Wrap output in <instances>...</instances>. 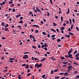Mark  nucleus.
Returning a JSON list of instances; mask_svg holds the SVG:
<instances>
[{
    "label": "nucleus",
    "mask_w": 79,
    "mask_h": 79,
    "mask_svg": "<svg viewBox=\"0 0 79 79\" xmlns=\"http://www.w3.org/2000/svg\"><path fill=\"white\" fill-rule=\"evenodd\" d=\"M20 16H21V15H19L16 16V17L18 18V17H20Z\"/></svg>",
    "instance_id": "obj_15"
},
{
    "label": "nucleus",
    "mask_w": 79,
    "mask_h": 79,
    "mask_svg": "<svg viewBox=\"0 0 79 79\" xmlns=\"http://www.w3.org/2000/svg\"><path fill=\"white\" fill-rule=\"evenodd\" d=\"M42 34L44 35H47V34H46L44 32H43Z\"/></svg>",
    "instance_id": "obj_21"
},
{
    "label": "nucleus",
    "mask_w": 79,
    "mask_h": 79,
    "mask_svg": "<svg viewBox=\"0 0 79 79\" xmlns=\"http://www.w3.org/2000/svg\"><path fill=\"white\" fill-rule=\"evenodd\" d=\"M18 79H21V75H19L18 77Z\"/></svg>",
    "instance_id": "obj_17"
},
{
    "label": "nucleus",
    "mask_w": 79,
    "mask_h": 79,
    "mask_svg": "<svg viewBox=\"0 0 79 79\" xmlns=\"http://www.w3.org/2000/svg\"><path fill=\"white\" fill-rule=\"evenodd\" d=\"M26 66V64H25L22 65V66Z\"/></svg>",
    "instance_id": "obj_41"
},
{
    "label": "nucleus",
    "mask_w": 79,
    "mask_h": 79,
    "mask_svg": "<svg viewBox=\"0 0 79 79\" xmlns=\"http://www.w3.org/2000/svg\"><path fill=\"white\" fill-rule=\"evenodd\" d=\"M29 37H30V39H32V35H31Z\"/></svg>",
    "instance_id": "obj_42"
},
{
    "label": "nucleus",
    "mask_w": 79,
    "mask_h": 79,
    "mask_svg": "<svg viewBox=\"0 0 79 79\" xmlns=\"http://www.w3.org/2000/svg\"><path fill=\"white\" fill-rule=\"evenodd\" d=\"M61 59L62 60H64V59H65V58L63 57H61Z\"/></svg>",
    "instance_id": "obj_24"
},
{
    "label": "nucleus",
    "mask_w": 79,
    "mask_h": 79,
    "mask_svg": "<svg viewBox=\"0 0 79 79\" xmlns=\"http://www.w3.org/2000/svg\"><path fill=\"white\" fill-rule=\"evenodd\" d=\"M53 26H56V25H57V24H56V23H53Z\"/></svg>",
    "instance_id": "obj_13"
},
{
    "label": "nucleus",
    "mask_w": 79,
    "mask_h": 79,
    "mask_svg": "<svg viewBox=\"0 0 79 79\" xmlns=\"http://www.w3.org/2000/svg\"><path fill=\"white\" fill-rule=\"evenodd\" d=\"M27 53H29V52H26L25 53H24V54L25 55V54H27Z\"/></svg>",
    "instance_id": "obj_37"
},
{
    "label": "nucleus",
    "mask_w": 79,
    "mask_h": 79,
    "mask_svg": "<svg viewBox=\"0 0 79 79\" xmlns=\"http://www.w3.org/2000/svg\"><path fill=\"white\" fill-rule=\"evenodd\" d=\"M51 74H53V70H52L51 71Z\"/></svg>",
    "instance_id": "obj_27"
},
{
    "label": "nucleus",
    "mask_w": 79,
    "mask_h": 79,
    "mask_svg": "<svg viewBox=\"0 0 79 79\" xmlns=\"http://www.w3.org/2000/svg\"><path fill=\"white\" fill-rule=\"evenodd\" d=\"M1 24L2 26H5V23L4 22H2Z\"/></svg>",
    "instance_id": "obj_8"
},
{
    "label": "nucleus",
    "mask_w": 79,
    "mask_h": 79,
    "mask_svg": "<svg viewBox=\"0 0 79 79\" xmlns=\"http://www.w3.org/2000/svg\"><path fill=\"white\" fill-rule=\"evenodd\" d=\"M59 74V75H63V74H64V73H60Z\"/></svg>",
    "instance_id": "obj_16"
},
{
    "label": "nucleus",
    "mask_w": 79,
    "mask_h": 79,
    "mask_svg": "<svg viewBox=\"0 0 79 79\" xmlns=\"http://www.w3.org/2000/svg\"><path fill=\"white\" fill-rule=\"evenodd\" d=\"M8 30V28H5V31H6Z\"/></svg>",
    "instance_id": "obj_26"
},
{
    "label": "nucleus",
    "mask_w": 79,
    "mask_h": 79,
    "mask_svg": "<svg viewBox=\"0 0 79 79\" xmlns=\"http://www.w3.org/2000/svg\"><path fill=\"white\" fill-rule=\"evenodd\" d=\"M2 39H3V40H4V39H6V38L2 37Z\"/></svg>",
    "instance_id": "obj_45"
},
{
    "label": "nucleus",
    "mask_w": 79,
    "mask_h": 79,
    "mask_svg": "<svg viewBox=\"0 0 79 79\" xmlns=\"http://www.w3.org/2000/svg\"><path fill=\"white\" fill-rule=\"evenodd\" d=\"M32 14V12H30L29 13V15H31Z\"/></svg>",
    "instance_id": "obj_62"
},
{
    "label": "nucleus",
    "mask_w": 79,
    "mask_h": 79,
    "mask_svg": "<svg viewBox=\"0 0 79 79\" xmlns=\"http://www.w3.org/2000/svg\"><path fill=\"white\" fill-rule=\"evenodd\" d=\"M5 16L7 17L8 16V14L6 13L5 15Z\"/></svg>",
    "instance_id": "obj_50"
},
{
    "label": "nucleus",
    "mask_w": 79,
    "mask_h": 79,
    "mask_svg": "<svg viewBox=\"0 0 79 79\" xmlns=\"http://www.w3.org/2000/svg\"><path fill=\"white\" fill-rule=\"evenodd\" d=\"M11 3H13V2L11 1H10L9 3V4H11Z\"/></svg>",
    "instance_id": "obj_25"
},
{
    "label": "nucleus",
    "mask_w": 79,
    "mask_h": 79,
    "mask_svg": "<svg viewBox=\"0 0 79 79\" xmlns=\"http://www.w3.org/2000/svg\"><path fill=\"white\" fill-rule=\"evenodd\" d=\"M73 28V25L72 24L71 26V29H72Z\"/></svg>",
    "instance_id": "obj_32"
},
{
    "label": "nucleus",
    "mask_w": 79,
    "mask_h": 79,
    "mask_svg": "<svg viewBox=\"0 0 79 79\" xmlns=\"http://www.w3.org/2000/svg\"><path fill=\"white\" fill-rule=\"evenodd\" d=\"M36 9L39 12H40V13H41V12H40V9H39V8H38V7H36Z\"/></svg>",
    "instance_id": "obj_2"
},
{
    "label": "nucleus",
    "mask_w": 79,
    "mask_h": 79,
    "mask_svg": "<svg viewBox=\"0 0 79 79\" xmlns=\"http://www.w3.org/2000/svg\"><path fill=\"white\" fill-rule=\"evenodd\" d=\"M45 75H43V76H42V78H44V77H45Z\"/></svg>",
    "instance_id": "obj_34"
},
{
    "label": "nucleus",
    "mask_w": 79,
    "mask_h": 79,
    "mask_svg": "<svg viewBox=\"0 0 79 79\" xmlns=\"http://www.w3.org/2000/svg\"><path fill=\"white\" fill-rule=\"evenodd\" d=\"M69 33L70 35H74V34L71 32H69Z\"/></svg>",
    "instance_id": "obj_9"
},
{
    "label": "nucleus",
    "mask_w": 79,
    "mask_h": 79,
    "mask_svg": "<svg viewBox=\"0 0 79 79\" xmlns=\"http://www.w3.org/2000/svg\"><path fill=\"white\" fill-rule=\"evenodd\" d=\"M64 76H67L68 74V73H64Z\"/></svg>",
    "instance_id": "obj_7"
},
{
    "label": "nucleus",
    "mask_w": 79,
    "mask_h": 79,
    "mask_svg": "<svg viewBox=\"0 0 79 79\" xmlns=\"http://www.w3.org/2000/svg\"><path fill=\"white\" fill-rule=\"evenodd\" d=\"M32 48H34L35 49H36V47H35V46H32Z\"/></svg>",
    "instance_id": "obj_40"
},
{
    "label": "nucleus",
    "mask_w": 79,
    "mask_h": 79,
    "mask_svg": "<svg viewBox=\"0 0 79 79\" xmlns=\"http://www.w3.org/2000/svg\"><path fill=\"white\" fill-rule=\"evenodd\" d=\"M9 59L10 60H14V58H10Z\"/></svg>",
    "instance_id": "obj_51"
},
{
    "label": "nucleus",
    "mask_w": 79,
    "mask_h": 79,
    "mask_svg": "<svg viewBox=\"0 0 79 79\" xmlns=\"http://www.w3.org/2000/svg\"><path fill=\"white\" fill-rule=\"evenodd\" d=\"M79 56V53H77L76 55H75V56L76 57H78V56Z\"/></svg>",
    "instance_id": "obj_11"
},
{
    "label": "nucleus",
    "mask_w": 79,
    "mask_h": 79,
    "mask_svg": "<svg viewBox=\"0 0 79 79\" xmlns=\"http://www.w3.org/2000/svg\"><path fill=\"white\" fill-rule=\"evenodd\" d=\"M44 49L46 50V51H47V50H48V49H47V48L45 47L44 48Z\"/></svg>",
    "instance_id": "obj_28"
},
{
    "label": "nucleus",
    "mask_w": 79,
    "mask_h": 79,
    "mask_svg": "<svg viewBox=\"0 0 79 79\" xmlns=\"http://www.w3.org/2000/svg\"><path fill=\"white\" fill-rule=\"evenodd\" d=\"M60 41H61V40L60 39H58L57 40V42H60Z\"/></svg>",
    "instance_id": "obj_19"
},
{
    "label": "nucleus",
    "mask_w": 79,
    "mask_h": 79,
    "mask_svg": "<svg viewBox=\"0 0 79 79\" xmlns=\"http://www.w3.org/2000/svg\"><path fill=\"white\" fill-rule=\"evenodd\" d=\"M38 48H41V47H40V45H38Z\"/></svg>",
    "instance_id": "obj_53"
},
{
    "label": "nucleus",
    "mask_w": 79,
    "mask_h": 79,
    "mask_svg": "<svg viewBox=\"0 0 79 79\" xmlns=\"http://www.w3.org/2000/svg\"><path fill=\"white\" fill-rule=\"evenodd\" d=\"M33 26H34V27H38V28H39V26L37 25H33Z\"/></svg>",
    "instance_id": "obj_3"
},
{
    "label": "nucleus",
    "mask_w": 79,
    "mask_h": 79,
    "mask_svg": "<svg viewBox=\"0 0 79 79\" xmlns=\"http://www.w3.org/2000/svg\"><path fill=\"white\" fill-rule=\"evenodd\" d=\"M37 66H38V64H36L35 65V67H37Z\"/></svg>",
    "instance_id": "obj_36"
},
{
    "label": "nucleus",
    "mask_w": 79,
    "mask_h": 79,
    "mask_svg": "<svg viewBox=\"0 0 79 79\" xmlns=\"http://www.w3.org/2000/svg\"><path fill=\"white\" fill-rule=\"evenodd\" d=\"M67 63H68L66 62H63V64H67Z\"/></svg>",
    "instance_id": "obj_46"
},
{
    "label": "nucleus",
    "mask_w": 79,
    "mask_h": 79,
    "mask_svg": "<svg viewBox=\"0 0 79 79\" xmlns=\"http://www.w3.org/2000/svg\"><path fill=\"white\" fill-rule=\"evenodd\" d=\"M72 52V51H70L69 52H68V55H69V54H70V53H71Z\"/></svg>",
    "instance_id": "obj_20"
},
{
    "label": "nucleus",
    "mask_w": 79,
    "mask_h": 79,
    "mask_svg": "<svg viewBox=\"0 0 79 79\" xmlns=\"http://www.w3.org/2000/svg\"><path fill=\"white\" fill-rule=\"evenodd\" d=\"M63 17L62 16H61V23H62L63 21Z\"/></svg>",
    "instance_id": "obj_12"
},
{
    "label": "nucleus",
    "mask_w": 79,
    "mask_h": 79,
    "mask_svg": "<svg viewBox=\"0 0 79 79\" xmlns=\"http://www.w3.org/2000/svg\"><path fill=\"white\" fill-rule=\"evenodd\" d=\"M14 5H15V4H13L12 5H11V7H13V6H14Z\"/></svg>",
    "instance_id": "obj_47"
},
{
    "label": "nucleus",
    "mask_w": 79,
    "mask_h": 79,
    "mask_svg": "<svg viewBox=\"0 0 79 79\" xmlns=\"http://www.w3.org/2000/svg\"><path fill=\"white\" fill-rule=\"evenodd\" d=\"M55 18L56 19H57L58 18V16H56Z\"/></svg>",
    "instance_id": "obj_56"
},
{
    "label": "nucleus",
    "mask_w": 79,
    "mask_h": 79,
    "mask_svg": "<svg viewBox=\"0 0 79 79\" xmlns=\"http://www.w3.org/2000/svg\"><path fill=\"white\" fill-rule=\"evenodd\" d=\"M25 68L26 69H29V66L28 65H27L25 67Z\"/></svg>",
    "instance_id": "obj_10"
},
{
    "label": "nucleus",
    "mask_w": 79,
    "mask_h": 79,
    "mask_svg": "<svg viewBox=\"0 0 79 79\" xmlns=\"http://www.w3.org/2000/svg\"><path fill=\"white\" fill-rule=\"evenodd\" d=\"M24 56L26 57L27 58H28V56H27V55H24Z\"/></svg>",
    "instance_id": "obj_22"
},
{
    "label": "nucleus",
    "mask_w": 79,
    "mask_h": 79,
    "mask_svg": "<svg viewBox=\"0 0 79 79\" xmlns=\"http://www.w3.org/2000/svg\"><path fill=\"white\" fill-rule=\"evenodd\" d=\"M55 37V35H52V37L53 38V37Z\"/></svg>",
    "instance_id": "obj_39"
},
{
    "label": "nucleus",
    "mask_w": 79,
    "mask_h": 79,
    "mask_svg": "<svg viewBox=\"0 0 79 79\" xmlns=\"http://www.w3.org/2000/svg\"><path fill=\"white\" fill-rule=\"evenodd\" d=\"M30 75H31V73H28L27 75V76H30Z\"/></svg>",
    "instance_id": "obj_33"
},
{
    "label": "nucleus",
    "mask_w": 79,
    "mask_h": 79,
    "mask_svg": "<svg viewBox=\"0 0 79 79\" xmlns=\"http://www.w3.org/2000/svg\"><path fill=\"white\" fill-rule=\"evenodd\" d=\"M69 57L70 56H73V55L71 54H69Z\"/></svg>",
    "instance_id": "obj_49"
},
{
    "label": "nucleus",
    "mask_w": 79,
    "mask_h": 79,
    "mask_svg": "<svg viewBox=\"0 0 79 79\" xmlns=\"http://www.w3.org/2000/svg\"><path fill=\"white\" fill-rule=\"evenodd\" d=\"M76 29L77 31H79V28H78V27H76Z\"/></svg>",
    "instance_id": "obj_23"
},
{
    "label": "nucleus",
    "mask_w": 79,
    "mask_h": 79,
    "mask_svg": "<svg viewBox=\"0 0 79 79\" xmlns=\"http://www.w3.org/2000/svg\"><path fill=\"white\" fill-rule=\"evenodd\" d=\"M76 60H79V58L78 57H76Z\"/></svg>",
    "instance_id": "obj_60"
},
{
    "label": "nucleus",
    "mask_w": 79,
    "mask_h": 79,
    "mask_svg": "<svg viewBox=\"0 0 79 79\" xmlns=\"http://www.w3.org/2000/svg\"><path fill=\"white\" fill-rule=\"evenodd\" d=\"M68 31H69V32H71V28H69L68 30Z\"/></svg>",
    "instance_id": "obj_43"
},
{
    "label": "nucleus",
    "mask_w": 79,
    "mask_h": 79,
    "mask_svg": "<svg viewBox=\"0 0 79 79\" xmlns=\"http://www.w3.org/2000/svg\"><path fill=\"white\" fill-rule=\"evenodd\" d=\"M76 77H77V78H79V75L77 76Z\"/></svg>",
    "instance_id": "obj_64"
},
{
    "label": "nucleus",
    "mask_w": 79,
    "mask_h": 79,
    "mask_svg": "<svg viewBox=\"0 0 79 79\" xmlns=\"http://www.w3.org/2000/svg\"><path fill=\"white\" fill-rule=\"evenodd\" d=\"M8 24H7L5 26V27H8Z\"/></svg>",
    "instance_id": "obj_58"
},
{
    "label": "nucleus",
    "mask_w": 79,
    "mask_h": 79,
    "mask_svg": "<svg viewBox=\"0 0 79 79\" xmlns=\"http://www.w3.org/2000/svg\"><path fill=\"white\" fill-rule=\"evenodd\" d=\"M55 79H59L60 77H55Z\"/></svg>",
    "instance_id": "obj_18"
},
{
    "label": "nucleus",
    "mask_w": 79,
    "mask_h": 79,
    "mask_svg": "<svg viewBox=\"0 0 79 79\" xmlns=\"http://www.w3.org/2000/svg\"><path fill=\"white\" fill-rule=\"evenodd\" d=\"M72 21H73V23H75V21L74 20V18H73V19Z\"/></svg>",
    "instance_id": "obj_31"
},
{
    "label": "nucleus",
    "mask_w": 79,
    "mask_h": 79,
    "mask_svg": "<svg viewBox=\"0 0 79 79\" xmlns=\"http://www.w3.org/2000/svg\"><path fill=\"white\" fill-rule=\"evenodd\" d=\"M24 26H25V27H27V25L26 24V23H25L24 24Z\"/></svg>",
    "instance_id": "obj_52"
},
{
    "label": "nucleus",
    "mask_w": 79,
    "mask_h": 79,
    "mask_svg": "<svg viewBox=\"0 0 79 79\" xmlns=\"http://www.w3.org/2000/svg\"><path fill=\"white\" fill-rule=\"evenodd\" d=\"M73 68V67L72 66H69V67H68V69H67V72H69H69H70L71 70H72V68Z\"/></svg>",
    "instance_id": "obj_1"
},
{
    "label": "nucleus",
    "mask_w": 79,
    "mask_h": 79,
    "mask_svg": "<svg viewBox=\"0 0 79 79\" xmlns=\"http://www.w3.org/2000/svg\"><path fill=\"white\" fill-rule=\"evenodd\" d=\"M76 53H77V51H75V52H74V54H76Z\"/></svg>",
    "instance_id": "obj_55"
},
{
    "label": "nucleus",
    "mask_w": 79,
    "mask_h": 79,
    "mask_svg": "<svg viewBox=\"0 0 79 79\" xmlns=\"http://www.w3.org/2000/svg\"><path fill=\"white\" fill-rule=\"evenodd\" d=\"M42 64H40L37 66V67L38 68H40V67L42 66Z\"/></svg>",
    "instance_id": "obj_4"
},
{
    "label": "nucleus",
    "mask_w": 79,
    "mask_h": 79,
    "mask_svg": "<svg viewBox=\"0 0 79 79\" xmlns=\"http://www.w3.org/2000/svg\"><path fill=\"white\" fill-rule=\"evenodd\" d=\"M45 58H44L43 59H42L41 61H40L41 62H42L43 61H45Z\"/></svg>",
    "instance_id": "obj_6"
},
{
    "label": "nucleus",
    "mask_w": 79,
    "mask_h": 79,
    "mask_svg": "<svg viewBox=\"0 0 79 79\" xmlns=\"http://www.w3.org/2000/svg\"><path fill=\"white\" fill-rule=\"evenodd\" d=\"M48 37L49 38H50V35L49 34H48Z\"/></svg>",
    "instance_id": "obj_54"
},
{
    "label": "nucleus",
    "mask_w": 79,
    "mask_h": 79,
    "mask_svg": "<svg viewBox=\"0 0 79 79\" xmlns=\"http://www.w3.org/2000/svg\"><path fill=\"white\" fill-rule=\"evenodd\" d=\"M66 22H67L66 24H69V21H67Z\"/></svg>",
    "instance_id": "obj_44"
},
{
    "label": "nucleus",
    "mask_w": 79,
    "mask_h": 79,
    "mask_svg": "<svg viewBox=\"0 0 79 79\" xmlns=\"http://www.w3.org/2000/svg\"><path fill=\"white\" fill-rule=\"evenodd\" d=\"M23 21L22 20H21L20 21V23H23Z\"/></svg>",
    "instance_id": "obj_63"
},
{
    "label": "nucleus",
    "mask_w": 79,
    "mask_h": 79,
    "mask_svg": "<svg viewBox=\"0 0 79 79\" xmlns=\"http://www.w3.org/2000/svg\"><path fill=\"white\" fill-rule=\"evenodd\" d=\"M51 31H52L54 32H56V31H55L53 29H51Z\"/></svg>",
    "instance_id": "obj_14"
},
{
    "label": "nucleus",
    "mask_w": 79,
    "mask_h": 79,
    "mask_svg": "<svg viewBox=\"0 0 79 79\" xmlns=\"http://www.w3.org/2000/svg\"><path fill=\"white\" fill-rule=\"evenodd\" d=\"M34 60H39V59H37L36 58H34Z\"/></svg>",
    "instance_id": "obj_48"
},
{
    "label": "nucleus",
    "mask_w": 79,
    "mask_h": 79,
    "mask_svg": "<svg viewBox=\"0 0 79 79\" xmlns=\"http://www.w3.org/2000/svg\"><path fill=\"white\" fill-rule=\"evenodd\" d=\"M44 47H48V45L46 43H44Z\"/></svg>",
    "instance_id": "obj_5"
},
{
    "label": "nucleus",
    "mask_w": 79,
    "mask_h": 79,
    "mask_svg": "<svg viewBox=\"0 0 79 79\" xmlns=\"http://www.w3.org/2000/svg\"><path fill=\"white\" fill-rule=\"evenodd\" d=\"M65 28L64 27H62V28H61V30H64V29Z\"/></svg>",
    "instance_id": "obj_35"
},
{
    "label": "nucleus",
    "mask_w": 79,
    "mask_h": 79,
    "mask_svg": "<svg viewBox=\"0 0 79 79\" xmlns=\"http://www.w3.org/2000/svg\"><path fill=\"white\" fill-rule=\"evenodd\" d=\"M56 71H58V69H56L54 70V72H56Z\"/></svg>",
    "instance_id": "obj_61"
},
{
    "label": "nucleus",
    "mask_w": 79,
    "mask_h": 79,
    "mask_svg": "<svg viewBox=\"0 0 79 79\" xmlns=\"http://www.w3.org/2000/svg\"><path fill=\"white\" fill-rule=\"evenodd\" d=\"M48 16H50V13L48 12V15H47Z\"/></svg>",
    "instance_id": "obj_38"
},
{
    "label": "nucleus",
    "mask_w": 79,
    "mask_h": 79,
    "mask_svg": "<svg viewBox=\"0 0 79 79\" xmlns=\"http://www.w3.org/2000/svg\"><path fill=\"white\" fill-rule=\"evenodd\" d=\"M35 32L36 33H38L39 32V31H38V30H36L35 31Z\"/></svg>",
    "instance_id": "obj_59"
},
{
    "label": "nucleus",
    "mask_w": 79,
    "mask_h": 79,
    "mask_svg": "<svg viewBox=\"0 0 79 79\" xmlns=\"http://www.w3.org/2000/svg\"><path fill=\"white\" fill-rule=\"evenodd\" d=\"M77 73H78V72H77V71H75L74 72V73L75 74H77Z\"/></svg>",
    "instance_id": "obj_29"
},
{
    "label": "nucleus",
    "mask_w": 79,
    "mask_h": 79,
    "mask_svg": "<svg viewBox=\"0 0 79 79\" xmlns=\"http://www.w3.org/2000/svg\"><path fill=\"white\" fill-rule=\"evenodd\" d=\"M16 11V10L15 9H13L12 10L13 12H15Z\"/></svg>",
    "instance_id": "obj_30"
},
{
    "label": "nucleus",
    "mask_w": 79,
    "mask_h": 79,
    "mask_svg": "<svg viewBox=\"0 0 79 79\" xmlns=\"http://www.w3.org/2000/svg\"><path fill=\"white\" fill-rule=\"evenodd\" d=\"M56 31H57L58 33H59V30H58V28L56 29Z\"/></svg>",
    "instance_id": "obj_57"
}]
</instances>
